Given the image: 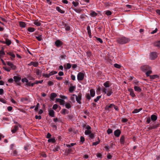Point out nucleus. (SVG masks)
Instances as JSON below:
<instances>
[{
  "instance_id": "1a4fd4ad",
  "label": "nucleus",
  "mask_w": 160,
  "mask_h": 160,
  "mask_svg": "<svg viewBox=\"0 0 160 160\" xmlns=\"http://www.w3.org/2000/svg\"><path fill=\"white\" fill-rule=\"evenodd\" d=\"M114 135L117 137H118L121 133V131L119 129H117L114 132Z\"/></svg>"
},
{
  "instance_id": "f3484780",
  "label": "nucleus",
  "mask_w": 160,
  "mask_h": 160,
  "mask_svg": "<svg viewBox=\"0 0 160 160\" xmlns=\"http://www.w3.org/2000/svg\"><path fill=\"white\" fill-rule=\"evenodd\" d=\"M7 54L12 57L11 58V59L12 60H13V58H14L15 57V55L12 52H7Z\"/></svg>"
},
{
  "instance_id": "58836bf2",
  "label": "nucleus",
  "mask_w": 160,
  "mask_h": 160,
  "mask_svg": "<svg viewBox=\"0 0 160 160\" xmlns=\"http://www.w3.org/2000/svg\"><path fill=\"white\" fill-rule=\"evenodd\" d=\"M160 126V124H158L156 125H152V128L153 129H156L158 127H159Z\"/></svg>"
},
{
  "instance_id": "e433bc0d",
  "label": "nucleus",
  "mask_w": 160,
  "mask_h": 160,
  "mask_svg": "<svg viewBox=\"0 0 160 160\" xmlns=\"http://www.w3.org/2000/svg\"><path fill=\"white\" fill-rule=\"evenodd\" d=\"M92 132L91 130H86L84 133L86 135H89Z\"/></svg>"
},
{
  "instance_id": "5701e85b",
  "label": "nucleus",
  "mask_w": 160,
  "mask_h": 160,
  "mask_svg": "<svg viewBox=\"0 0 160 160\" xmlns=\"http://www.w3.org/2000/svg\"><path fill=\"white\" fill-rule=\"evenodd\" d=\"M54 112L53 110H50L49 111V116L52 117H54Z\"/></svg>"
},
{
  "instance_id": "052dcab7",
  "label": "nucleus",
  "mask_w": 160,
  "mask_h": 160,
  "mask_svg": "<svg viewBox=\"0 0 160 160\" xmlns=\"http://www.w3.org/2000/svg\"><path fill=\"white\" fill-rule=\"evenodd\" d=\"M35 82V83H36V84H38V83H42V82H43V80H41L40 81L36 80Z\"/></svg>"
},
{
  "instance_id": "72a5a7b5",
  "label": "nucleus",
  "mask_w": 160,
  "mask_h": 160,
  "mask_svg": "<svg viewBox=\"0 0 160 160\" xmlns=\"http://www.w3.org/2000/svg\"><path fill=\"white\" fill-rule=\"evenodd\" d=\"M90 15L92 17H95L97 15V14L95 11H92L90 14Z\"/></svg>"
},
{
  "instance_id": "ddd939ff",
  "label": "nucleus",
  "mask_w": 160,
  "mask_h": 160,
  "mask_svg": "<svg viewBox=\"0 0 160 160\" xmlns=\"http://www.w3.org/2000/svg\"><path fill=\"white\" fill-rule=\"evenodd\" d=\"M114 106V105L113 103L109 104V105L106 106L105 107V109L106 110L108 111H110V108H113V107Z\"/></svg>"
},
{
  "instance_id": "f8f14e48",
  "label": "nucleus",
  "mask_w": 160,
  "mask_h": 160,
  "mask_svg": "<svg viewBox=\"0 0 160 160\" xmlns=\"http://www.w3.org/2000/svg\"><path fill=\"white\" fill-rule=\"evenodd\" d=\"M5 44H6L7 46H9L12 43L11 41L8 38H4Z\"/></svg>"
},
{
  "instance_id": "c85d7f7f",
  "label": "nucleus",
  "mask_w": 160,
  "mask_h": 160,
  "mask_svg": "<svg viewBox=\"0 0 160 160\" xmlns=\"http://www.w3.org/2000/svg\"><path fill=\"white\" fill-rule=\"evenodd\" d=\"M154 45L155 47H160V40L154 43Z\"/></svg>"
},
{
  "instance_id": "cd10ccee",
  "label": "nucleus",
  "mask_w": 160,
  "mask_h": 160,
  "mask_svg": "<svg viewBox=\"0 0 160 160\" xmlns=\"http://www.w3.org/2000/svg\"><path fill=\"white\" fill-rule=\"evenodd\" d=\"M150 78L151 79H153L156 78H158L159 77L157 75H153L150 76Z\"/></svg>"
},
{
  "instance_id": "bf43d9fd",
  "label": "nucleus",
  "mask_w": 160,
  "mask_h": 160,
  "mask_svg": "<svg viewBox=\"0 0 160 160\" xmlns=\"http://www.w3.org/2000/svg\"><path fill=\"white\" fill-rule=\"evenodd\" d=\"M95 137L93 133H91L89 135V137L91 139H93Z\"/></svg>"
},
{
  "instance_id": "49530a36",
  "label": "nucleus",
  "mask_w": 160,
  "mask_h": 160,
  "mask_svg": "<svg viewBox=\"0 0 160 160\" xmlns=\"http://www.w3.org/2000/svg\"><path fill=\"white\" fill-rule=\"evenodd\" d=\"M65 107L68 109H69L71 108V106L69 103H66L65 105Z\"/></svg>"
},
{
  "instance_id": "423d86ee",
  "label": "nucleus",
  "mask_w": 160,
  "mask_h": 160,
  "mask_svg": "<svg viewBox=\"0 0 160 160\" xmlns=\"http://www.w3.org/2000/svg\"><path fill=\"white\" fill-rule=\"evenodd\" d=\"M150 58L152 60H154L157 57L156 52H151L150 55Z\"/></svg>"
},
{
  "instance_id": "6e6552de",
  "label": "nucleus",
  "mask_w": 160,
  "mask_h": 160,
  "mask_svg": "<svg viewBox=\"0 0 160 160\" xmlns=\"http://www.w3.org/2000/svg\"><path fill=\"white\" fill-rule=\"evenodd\" d=\"M55 44L57 48H59L63 45V42L60 40H57L55 42Z\"/></svg>"
},
{
  "instance_id": "603ef678",
  "label": "nucleus",
  "mask_w": 160,
  "mask_h": 160,
  "mask_svg": "<svg viewBox=\"0 0 160 160\" xmlns=\"http://www.w3.org/2000/svg\"><path fill=\"white\" fill-rule=\"evenodd\" d=\"M96 156L97 157L102 158V155L100 153H97L96 154Z\"/></svg>"
},
{
  "instance_id": "9b49d317",
  "label": "nucleus",
  "mask_w": 160,
  "mask_h": 160,
  "mask_svg": "<svg viewBox=\"0 0 160 160\" xmlns=\"http://www.w3.org/2000/svg\"><path fill=\"white\" fill-rule=\"evenodd\" d=\"M57 94L55 93H51L50 94V99L51 101H53L54 100V98L57 97Z\"/></svg>"
},
{
  "instance_id": "dca6fc26",
  "label": "nucleus",
  "mask_w": 160,
  "mask_h": 160,
  "mask_svg": "<svg viewBox=\"0 0 160 160\" xmlns=\"http://www.w3.org/2000/svg\"><path fill=\"white\" fill-rule=\"evenodd\" d=\"M120 142L121 144H124L125 142V137L124 135L121 136L120 139Z\"/></svg>"
},
{
  "instance_id": "c756f323",
  "label": "nucleus",
  "mask_w": 160,
  "mask_h": 160,
  "mask_svg": "<svg viewBox=\"0 0 160 160\" xmlns=\"http://www.w3.org/2000/svg\"><path fill=\"white\" fill-rule=\"evenodd\" d=\"M62 114L63 115H65L66 113H68V111L65 109H63L61 111Z\"/></svg>"
},
{
  "instance_id": "de8ad7c7",
  "label": "nucleus",
  "mask_w": 160,
  "mask_h": 160,
  "mask_svg": "<svg viewBox=\"0 0 160 160\" xmlns=\"http://www.w3.org/2000/svg\"><path fill=\"white\" fill-rule=\"evenodd\" d=\"M112 131H113L110 128H108L107 130V132L108 134H110L111 133H112Z\"/></svg>"
},
{
  "instance_id": "0eeeda50",
  "label": "nucleus",
  "mask_w": 160,
  "mask_h": 160,
  "mask_svg": "<svg viewBox=\"0 0 160 160\" xmlns=\"http://www.w3.org/2000/svg\"><path fill=\"white\" fill-rule=\"evenodd\" d=\"M14 81L18 85H20V83L18 82L21 79V78L18 76H14L13 78Z\"/></svg>"
},
{
  "instance_id": "0e129e2a",
  "label": "nucleus",
  "mask_w": 160,
  "mask_h": 160,
  "mask_svg": "<svg viewBox=\"0 0 160 160\" xmlns=\"http://www.w3.org/2000/svg\"><path fill=\"white\" fill-rule=\"evenodd\" d=\"M39 103H38L37 104L36 106H35V108L34 109V110L35 111H37L38 110V107H39Z\"/></svg>"
},
{
  "instance_id": "4468645a",
  "label": "nucleus",
  "mask_w": 160,
  "mask_h": 160,
  "mask_svg": "<svg viewBox=\"0 0 160 160\" xmlns=\"http://www.w3.org/2000/svg\"><path fill=\"white\" fill-rule=\"evenodd\" d=\"M19 126L17 125H15L13 126V128L11 130V132L12 133H15L18 130V127Z\"/></svg>"
},
{
  "instance_id": "338daca9",
  "label": "nucleus",
  "mask_w": 160,
  "mask_h": 160,
  "mask_svg": "<svg viewBox=\"0 0 160 160\" xmlns=\"http://www.w3.org/2000/svg\"><path fill=\"white\" fill-rule=\"evenodd\" d=\"M139 112V111L138 109H135L134 110L132 111V113H136Z\"/></svg>"
},
{
  "instance_id": "2f4dec72",
  "label": "nucleus",
  "mask_w": 160,
  "mask_h": 160,
  "mask_svg": "<svg viewBox=\"0 0 160 160\" xmlns=\"http://www.w3.org/2000/svg\"><path fill=\"white\" fill-rule=\"evenodd\" d=\"M35 29L34 28L29 27L28 28L27 30L30 32H32L35 31Z\"/></svg>"
},
{
  "instance_id": "69168bd1",
  "label": "nucleus",
  "mask_w": 160,
  "mask_h": 160,
  "mask_svg": "<svg viewBox=\"0 0 160 160\" xmlns=\"http://www.w3.org/2000/svg\"><path fill=\"white\" fill-rule=\"evenodd\" d=\"M65 29L66 31H69L70 30L71 28L69 26L67 25V26L65 28Z\"/></svg>"
},
{
  "instance_id": "5fc2aeb1",
  "label": "nucleus",
  "mask_w": 160,
  "mask_h": 160,
  "mask_svg": "<svg viewBox=\"0 0 160 160\" xmlns=\"http://www.w3.org/2000/svg\"><path fill=\"white\" fill-rule=\"evenodd\" d=\"M33 65L35 67H37L39 65L38 62H33Z\"/></svg>"
},
{
  "instance_id": "c03bdc74",
  "label": "nucleus",
  "mask_w": 160,
  "mask_h": 160,
  "mask_svg": "<svg viewBox=\"0 0 160 160\" xmlns=\"http://www.w3.org/2000/svg\"><path fill=\"white\" fill-rule=\"evenodd\" d=\"M105 14L107 16H110L112 14V12L111 11H109V10H108V11H106Z\"/></svg>"
},
{
  "instance_id": "6ab92c4d",
  "label": "nucleus",
  "mask_w": 160,
  "mask_h": 160,
  "mask_svg": "<svg viewBox=\"0 0 160 160\" xmlns=\"http://www.w3.org/2000/svg\"><path fill=\"white\" fill-rule=\"evenodd\" d=\"M134 90L138 92H140L142 91V89L138 86H135L134 87Z\"/></svg>"
},
{
  "instance_id": "3c124183",
  "label": "nucleus",
  "mask_w": 160,
  "mask_h": 160,
  "mask_svg": "<svg viewBox=\"0 0 160 160\" xmlns=\"http://www.w3.org/2000/svg\"><path fill=\"white\" fill-rule=\"evenodd\" d=\"M28 80L25 78H22V81L23 83L25 82L27 83V82H28Z\"/></svg>"
},
{
  "instance_id": "680f3d73",
  "label": "nucleus",
  "mask_w": 160,
  "mask_h": 160,
  "mask_svg": "<svg viewBox=\"0 0 160 160\" xmlns=\"http://www.w3.org/2000/svg\"><path fill=\"white\" fill-rule=\"evenodd\" d=\"M65 101L63 99H61L60 102H59L60 104L62 105H64V104Z\"/></svg>"
},
{
  "instance_id": "ea45409f",
  "label": "nucleus",
  "mask_w": 160,
  "mask_h": 160,
  "mask_svg": "<svg viewBox=\"0 0 160 160\" xmlns=\"http://www.w3.org/2000/svg\"><path fill=\"white\" fill-rule=\"evenodd\" d=\"M42 35H40L38 36H35L36 38L39 41H41L42 40Z\"/></svg>"
},
{
  "instance_id": "412c9836",
  "label": "nucleus",
  "mask_w": 160,
  "mask_h": 160,
  "mask_svg": "<svg viewBox=\"0 0 160 160\" xmlns=\"http://www.w3.org/2000/svg\"><path fill=\"white\" fill-rule=\"evenodd\" d=\"M103 85L105 87V88L109 87L111 85L110 83V82L109 81H107L106 82L103 84Z\"/></svg>"
},
{
  "instance_id": "b1692460",
  "label": "nucleus",
  "mask_w": 160,
  "mask_h": 160,
  "mask_svg": "<svg viewBox=\"0 0 160 160\" xmlns=\"http://www.w3.org/2000/svg\"><path fill=\"white\" fill-rule=\"evenodd\" d=\"M152 73V71L151 70V68H150V69H148V70H147L146 72V75L147 77H150V74H151Z\"/></svg>"
},
{
  "instance_id": "7ed1b4c3",
  "label": "nucleus",
  "mask_w": 160,
  "mask_h": 160,
  "mask_svg": "<svg viewBox=\"0 0 160 160\" xmlns=\"http://www.w3.org/2000/svg\"><path fill=\"white\" fill-rule=\"evenodd\" d=\"M85 74L82 72H79L77 75V79L78 81H82L84 77Z\"/></svg>"
},
{
  "instance_id": "aec40b11",
  "label": "nucleus",
  "mask_w": 160,
  "mask_h": 160,
  "mask_svg": "<svg viewBox=\"0 0 160 160\" xmlns=\"http://www.w3.org/2000/svg\"><path fill=\"white\" fill-rule=\"evenodd\" d=\"M56 9L58 12L61 13L63 14L65 13V11L61 9L59 7H56Z\"/></svg>"
},
{
  "instance_id": "a19ab883",
  "label": "nucleus",
  "mask_w": 160,
  "mask_h": 160,
  "mask_svg": "<svg viewBox=\"0 0 160 160\" xmlns=\"http://www.w3.org/2000/svg\"><path fill=\"white\" fill-rule=\"evenodd\" d=\"M101 96H97L96 98L94 99V101L95 102H97L101 98Z\"/></svg>"
},
{
  "instance_id": "4d7b16f0",
  "label": "nucleus",
  "mask_w": 160,
  "mask_h": 160,
  "mask_svg": "<svg viewBox=\"0 0 160 160\" xmlns=\"http://www.w3.org/2000/svg\"><path fill=\"white\" fill-rule=\"evenodd\" d=\"M35 72L37 75H40V70L38 69H36Z\"/></svg>"
},
{
  "instance_id": "39448f33",
  "label": "nucleus",
  "mask_w": 160,
  "mask_h": 160,
  "mask_svg": "<svg viewBox=\"0 0 160 160\" xmlns=\"http://www.w3.org/2000/svg\"><path fill=\"white\" fill-rule=\"evenodd\" d=\"M150 67L148 65H144L141 67V70L144 72H146L148 69H150Z\"/></svg>"
},
{
  "instance_id": "bb28decb",
  "label": "nucleus",
  "mask_w": 160,
  "mask_h": 160,
  "mask_svg": "<svg viewBox=\"0 0 160 160\" xmlns=\"http://www.w3.org/2000/svg\"><path fill=\"white\" fill-rule=\"evenodd\" d=\"M56 141V140L54 137L50 138L48 140V142H52V143H54Z\"/></svg>"
},
{
  "instance_id": "13d9d810",
  "label": "nucleus",
  "mask_w": 160,
  "mask_h": 160,
  "mask_svg": "<svg viewBox=\"0 0 160 160\" xmlns=\"http://www.w3.org/2000/svg\"><path fill=\"white\" fill-rule=\"evenodd\" d=\"M58 106L57 104H54L52 107V108L54 110H56L58 108Z\"/></svg>"
},
{
  "instance_id": "7c9ffc66",
  "label": "nucleus",
  "mask_w": 160,
  "mask_h": 160,
  "mask_svg": "<svg viewBox=\"0 0 160 160\" xmlns=\"http://www.w3.org/2000/svg\"><path fill=\"white\" fill-rule=\"evenodd\" d=\"M60 149V147L59 145H57L56 147L53 149V151L54 152L58 151Z\"/></svg>"
},
{
  "instance_id": "20e7f679",
  "label": "nucleus",
  "mask_w": 160,
  "mask_h": 160,
  "mask_svg": "<svg viewBox=\"0 0 160 160\" xmlns=\"http://www.w3.org/2000/svg\"><path fill=\"white\" fill-rule=\"evenodd\" d=\"M72 96H75L76 100L78 103H81V102L80 101L82 99V94L81 93H79L78 96H77V95H76L75 94H73Z\"/></svg>"
},
{
  "instance_id": "4be33fe9",
  "label": "nucleus",
  "mask_w": 160,
  "mask_h": 160,
  "mask_svg": "<svg viewBox=\"0 0 160 160\" xmlns=\"http://www.w3.org/2000/svg\"><path fill=\"white\" fill-rule=\"evenodd\" d=\"M19 25L21 27L23 28L25 27L26 26L25 23L22 21H20L19 22Z\"/></svg>"
},
{
  "instance_id": "a18cd8bd",
  "label": "nucleus",
  "mask_w": 160,
  "mask_h": 160,
  "mask_svg": "<svg viewBox=\"0 0 160 160\" xmlns=\"http://www.w3.org/2000/svg\"><path fill=\"white\" fill-rule=\"evenodd\" d=\"M100 142V140H98V141L93 142L92 144V146H96L99 144Z\"/></svg>"
},
{
  "instance_id": "2eb2a0df",
  "label": "nucleus",
  "mask_w": 160,
  "mask_h": 160,
  "mask_svg": "<svg viewBox=\"0 0 160 160\" xmlns=\"http://www.w3.org/2000/svg\"><path fill=\"white\" fill-rule=\"evenodd\" d=\"M87 30L88 31V34L89 37L90 38H91L92 35L90 29V27L89 25H88L87 27Z\"/></svg>"
},
{
  "instance_id": "a878e982",
  "label": "nucleus",
  "mask_w": 160,
  "mask_h": 160,
  "mask_svg": "<svg viewBox=\"0 0 160 160\" xmlns=\"http://www.w3.org/2000/svg\"><path fill=\"white\" fill-rule=\"evenodd\" d=\"M151 118L153 121H155L157 119V117L154 114L152 115L151 116Z\"/></svg>"
},
{
  "instance_id": "79ce46f5",
  "label": "nucleus",
  "mask_w": 160,
  "mask_h": 160,
  "mask_svg": "<svg viewBox=\"0 0 160 160\" xmlns=\"http://www.w3.org/2000/svg\"><path fill=\"white\" fill-rule=\"evenodd\" d=\"M95 38H96V40L98 41L100 43H102L103 41L102 40L99 38L97 37H95Z\"/></svg>"
},
{
  "instance_id": "f03ea898",
  "label": "nucleus",
  "mask_w": 160,
  "mask_h": 160,
  "mask_svg": "<svg viewBox=\"0 0 160 160\" xmlns=\"http://www.w3.org/2000/svg\"><path fill=\"white\" fill-rule=\"evenodd\" d=\"M102 90V92H104V94H106L108 96H110L113 93L112 89H109L107 91V89L103 87Z\"/></svg>"
},
{
  "instance_id": "e2e57ef3",
  "label": "nucleus",
  "mask_w": 160,
  "mask_h": 160,
  "mask_svg": "<svg viewBox=\"0 0 160 160\" xmlns=\"http://www.w3.org/2000/svg\"><path fill=\"white\" fill-rule=\"evenodd\" d=\"M114 66L115 67L117 68H119L121 67V66L120 65H119L118 64H117V63H115V64H114Z\"/></svg>"
},
{
  "instance_id": "8fccbe9b",
  "label": "nucleus",
  "mask_w": 160,
  "mask_h": 160,
  "mask_svg": "<svg viewBox=\"0 0 160 160\" xmlns=\"http://www.w3.org/2000/svg\"><path fill=\"white\" fill-rule=\"evenodd\" d=\"M72 4L75 7L78 6L79 4V3L78 2H74V1L72 2Z\"/></svg>"
},
{
  "instance_id": "09e8293b",
  "label": "nucleus",
  "mask_w": 160,
  "mask_h": 160,
  "mask_svg": "<svg viewBox=\"0 0 160 160\" xmlns=\"http://www.w3.org/2000/svg\"><path fill=\"white\" fill-rule=\"evenodd\" d=\"M13 155L14 156H18V152L16 150L13 151Z\"/></svg>"
},
{
  "instance_id": "f704fd0d",
  "label": "nucleus",
  "mask_w": 160,
  "mask_h": 160,
  "mask_svg": "<svg viewBox=\"0 0 160 160\" xmlns=\"http://www.w3.org/2000/svg\"><path fill=\"white\" fill-rule=\"evenodd\" d=\"M63 54H61L60 56V58L62 59H65L66 58V56L63 52L62 53Z\"/></svg>"
},
{
  "instance_id": "4c0bfd02",
  "label": "nucleus",
  "mask_w": 160,
  "mask_h": 160,
  "mask_svg": "<svg viewBox=\"0 0 160 160\" xmlns=\"http://www.w3.org/2000/svg\"><path fill=\"white\" fill-rule=\"evenodd\" d=\"M33 23L36 25L38 26H40L41 24V23L40 22H38L37 21H34L33 22Z\"/></svg>"
},
{
  "instance_id": "9d476101",
  "label": "nucleus",
  "mask_w": 160,
  "mask_h": 160,
  "mask_svg": "<svg viewBox=\"0 0 160 160\" xmlns=\"http://www.w3.org/2000/svg\"><path fill=\"white\" fill-rule=\"evenodd\" d=\"M128 91L130 92V95L132 97L134 98L136 96L133 89L131 88L128 89Z\"/></svg>"
},
{
  "instance_id": "c9c22d12",
  "label": "nucleus",
  "mask_w": 160,
  "mask_h": 160,
  "mask_svg": "<svg viewBox=\"0 0 160 160\" xmlns=\"http://www.w3.org/2000/svg\"><path fill=\"white\" fill-rule=\"evenodd\" d=\"M85 97L87 99L88 101H89V100L91 99V96L90 95V94L89 93H86Z\"/></svg>"
},
{
  "instance_id": "774afa93",
  "label": "nucleus",
  "mask_w": 160,
  "mask_h": 160,
  "mask_svg": "<svg viewBox=\"0 0 160 160\" xmlns=\"http://www.w3.org/2000/svg\"><path fill=\"white\" fill-rule=\"evenodd\" d=\"M48 84L49 86H52L54 84V83L52 81H49L48 82Z\"/></svg>"
},
{
  "instance_id": "864d4df0",
  "label": "nucleus",
  "mask_w": 160,
  "mask_h": 160,
  "mask_svg": "<svg viewBox=\"0 0 160 160\" xmlns=\"http://www.w3.org/2000/svg\"><path fill=\"white\" fill-rule=\"evenodd\" d=\"M0 54L2 55H4L5 52L4 51V48H2L1 50L0 51Z\"/></svg>"
},
{
  "instance_id": "37998d69",
  "label": "nucleus",
  "mask_w": 160,
  "mask_h": 160,
  "mask_svg": "<svg viewBox=\"0 0 160 160\" xmlns=\"http://www.w3.org/2000/svg\"><path fill=\"white\" fill-rule=\"evenodd\" d=\"M57 71H52L50 72L49 73V75L50 76H51L52 75H53L54 74H57Z\"/></svg>"
},
{
  "instance_id": "f257e3e1",
  "label": "nucleus",
  "mask_w": 160,
  "mask_h": 160,
  "mask_svg": "<svg viewBox=\"0 0 160 160\" xmlns=\"http://www.w3.org/2000/svg\"><path fill=\"white\" fill-rule=\"evenodd\" d=\"M130 41L129 38L125 37H120L117 38V42L121 44H124L128 43Z\"/></svg>"
},
{
  "instance_id": "6e6d98bb",
  "label": "nucleus",
  "mask_w": 160,
  "mask_h": 160,
  "mask_svg": "<svg viewBox=\"0 0 160 160\" xmlns=\"http://www.w3.org/2000/svg\"><path fill=\"white\" fill-rule=\"evenodd\" d=\"M42 76L45 78H49L50 77L49 74H44L43 73L42 75Z\"/></svg>"
},
{
  "instance_id": "473e14b6",
  "label": "nucleus",
  "mask_w": 160,
  "mask_h": 160,
  "mask_svg": "<svg viewBox=\"0 0 160 160\" xmlns=\"http://www.w3.org/2000/svg\"><path fill=\"white\" fill-rule=\"evenodd\" d=\"M76 88L75 86H72L70 87L69 88V91L70 92H72Z\"/></svg>"
},
{
  "instance_id": "a211bd4d",
  "label": "nucleus",
  "mask_w": 160,
  "mask_h": 160,
  "mask_svg": "<svg viewBox=\"0 0 160 160\" xmlns=\"http://www.w3.org/2000/svg\"><path fill=\"white\" fill-rule=\"evenodd\" d=\"M90 95L92 97H94L95 96V92L94 89H91L90 90Z\"/></svg>"
},
{
  "instance_id": "393cba45",
  "label": "nucleus",
  "mask_w": 160,
  "mask_h": 160,
  "mask_svg": "<svg viewBox=\"0 0 160 160\" xmlns=\"http://www.w3.org/2000/svg\"><path fill=\"white\" fill-rule=\"evenodd\" d=\"M82 127L85 128L87 130H91V127L88 125L84 124L82 125Z\"/></svg>"
}]
</instances>
